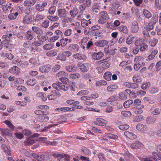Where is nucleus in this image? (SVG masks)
<instances>
[{"label": "nucleus", "mask_w": 161, "mask_h": 161, "mask_svg": "<svg viewBox=\"0 0 161 161\" xmlns=\"http://www.w3.org/2000/svg\"><path fill=\"white\" fill-rule=\"evenodd\" d=\"M47 5L46 2H44L38 4L36 6V8L37 10L41 12L44 10L45 7Z\"/></svg>", "instance_id": "12"}, {"label": "nucleus", "mask_w": 161, "mask_h": 161, "mask_svg": "<svg viewBox=\"0 0 161 161\" xmlns=\"http://www.w3.org/2000/svg\"><path fill=\"white\" fill-rule=\"evenodd\" d=\"M148 45L145 43L143 42L140 46V50L141 52H143L148 48Z\"/></svg>", "instance_id": "53"}, {"label": "nucleus", "mask_w": 161, "mask_h": 161, "mask_svg": "<svg viewBox=\"0 0 161 161\" xmlns=\"http://www.w3.org/2000/svg\"><path fill=\"white\" fill-rule=\"evenodd\" d=\"M119 98L122 100H126L127 96L125 94L124 92H121L119 94Z\"/></svg>", "instance_id": "61"}, {"label": "nucleus", "mask_w": 161, "mask_h": 161, "mask_svg": "<svg viewBox=\"0 0 161 161\" xmlns=\"http://www.w3.org/2000/svg\"><path fill=\"white\" fill-rule=\"evenodd\" d=\"M130 126L127 124L122 125L119 126V128L121 130H125L129 128Z\"/></svg>", "instance_id": "54"}, {"label": "nucleus", "mask_w": 161, "mask_h": 161, "mask_svg": "<svg viewBox=\"0 0 161 161\" xmlns=\"http://www.w3.org/2000/svg\"><path fill=\"white\" fill-rule=\"evenodd\" d=\"M17 36L20 39H25V33L19 32L17 34Z\"/></svg>", "instance_id": "60"}, {"label": "nucleus", "mask_w": 161, "mask_h": 161, "mask_svg": "<svg viewBox=\"0 0 161 161\" xmlns=\"http://www.w3.org/2000/svg\"><path fill=\"white\" fill-rule=\"evenodd\" d=\"M158 53V51L157 49L154 50L152 52L151 54L148 56L147 58L149 60L152 59L154 58L155 55Z\"/></svg>", "instance_id": "40"}, {"label": "nucleus", "mask_w": 161, "mask_h": 161, "mask_svg": "<svg viewBox=\"0 0 161 161\" xmlns=\"http://www.w3.org/2000/svg\"><path fill=\"white\" fill-rule=\"evenodd\" d=\"M0 131L2 132L1 135L2 136L4 135L7 136H12V133L8 129L0 128Z\"/></svg>", "instance_id": "21"}, {"label": "nucleus", "mask_w": 161, "mask_h": 161, "mask_svg": "<svg viewBox=\"0 0 161 161\" xmlns=\"http://www.w3.org/2000/svg\"><path fill=\"white\" fill-rule=\"evenodd\" d=\"M132 103V101L131 100H129L125 101L124 103V106L125 108H129L130 105Z\"/></svg>", "instance_id": "45"}, {"label": "nucleus", "mask_w": 161, "mask_h": 161, "mask_svg": "<svg viewBox=\"0 0 161 161\" xmlns=\"http://www.w3.org/2000/svg\"><path fill=\"white\" fill-rule=\"evenodd\" d=\"M136 128L137 130L142 132L146 131L148 129L147 125L141 124H138L136 127Z\"/></svg>", "instance_id": "15"}, {"label": "nucleus", "mask_w": 161, "mask_h": 161, "mask_svg": "<svg viewBox=\"0 0 161 161\" xmlns=\"http://www.w3.org/2000/svg\"><path fill=\"white\" fill-rule=\"evenodd\" d=\"M31 31L34 33L38 35H42L43 34L42 30L40 28L35 25L32 26L31 28Z\"/></svg>", "instance_id": "13"}, {"label": "nucleus", "mask_w": 161, "mask_h": 161, "mask_svg": "<svg viewBox=\"0 0 161 161\" xmlns=\"http://www.w3.org/2000/svg\"><path fill=\"white\" fill-rule=\"evenodd\" d=\"M100 7L97 3H94L92 6V11L95 13H98L100 11Z\"/></svg>", "instance_id": "24"}, {"label": "nucleus", "mask_w": 161, "mask_h": 161, "mask_svg": "<svg viewBox=\"0 0 161 161\" xmlns=\"http://www.w3.org/2000/svg\"><path fill=\"white\" fill-rule=\"evenodd\" d=\"M18 15L19 13L18 12H16L14 13V12H13V13L9 14L8 18L9 19L12 20L14 19L17 18Z\"/></svg>", "instance_id": "31"}, {"label": "nucleus", "mask_w": 161, "mask_h": 161, "mask_svg": "<svg viewBox=\"0 0 161 161\" xmlns=\"http://www.w3.org/2000/svg\"><path fill=\"white\" fill-rule=\"evenodd\" d=\"M39 119L40 121L41 122H47L49 119V117L48 116L45 115H42V116L40 117Z\"/></svg>", "instance_id": "46"}, {"label": "nucleus", "mask_w": 161, "mask_h": 161, "mask_svg": "<svg viewBox=\"0 0 161 161\" xmlns=\"http://www.w3.org/2000/svg\"><path fill=\"white\" fill-rule=\"evenodd\" d=\"M51 155L55 158V161H69V157L66 154L55 153H51Z\"/></svg>", "instance_id": "2"}, {"label": "nucleus", "mask_w": 161, "mask_h": 161, "mask_svg": "<svg viewBox=\"0 0 161 161\" xmlns=\"http://www.w3.org/2000/svg\"><path fill=\"white\" fill-rule=\"evenodd\" d=\"M77 66L80 71L82 72H86L88 71L89 67V64L88 63L82 64L79 63Z\"/></svg>", "instance_id": "7"}, {"label": "nucleus", "mask_w": 161, "mask_h": 161, "mask_svg": "<svg viewBox=\"0 0 161 161\" xmlns=\"http://www.w3.org/2000/svg\"><path fill=\"white\" fill-rule=\"evenodd\" d=\"M69 47L73 50L76 52H78L79 49V46L76 44H71L69 45Z\"/></svg>", "instance_id": "43"}, {"label": "nucleus", "mask_w": 161, "mask_h": 161, "mask_svg": "<svg viewBox=\"0 0 161 161\" xmlns=\"http://www.w3.org/2000/svg\"><path fill=\"white\" fill-rule=\"evenodd\" d=\"M52 86L57 91H60L63 90L67 91L69 88H70L73 92H74L75 91V88L72 86H69L68 85H64L59 82H56V83H53Z\"/></svg>", "instance_id": "1"}, {"label": "nucleus", "mask_w": 161, "mask_h": 161, "mask_svg": "<svg viewBox=\"0 0 161 161\" xmlns=\"http://www.w3.org/2000/svg\"><path fill=\"white\" fill-rule=\"evenodd\" d=\"M79 10L75 6H72L70 9L68 14L71 18H75L78 14Z\"/></svg>", "instance_id": "5"}, {"label": "nucleus", "mask_w": 161, "mask_h": 161, "mask_svg": "<svg viewBox=\"0 0 161 161\" xmlns=\"http://www.w3.org/2000/svg\"><path fill=\"white\" fill-rule=\"evenodd\" d=\"M66 70L69 72H74L76 71L77 67L74 65H69L65 67Z\"/></svg>", "instance_id": "22"}, {"label": "nucleus", "mask_w": 161, "mask_h": 161, "mask_svg": "<svg viewBox=\"0 0 161 161\" xmlns=\"http://www.w3.org/2000/svg\"><path fill=\"white\" fill-rule=\"evenodd\" d=\"M112 74L110 72H107L104 75V79L108 81L111 80V79Z\"/></svg>", "instance_id": "34"}, {"label": "nucleus", "mask_w": 161, "mask_h": 161, "mask_svg": "<svg viewBox=\"0 0 161 161\" xmlns=\"http://www.w3.org/2000/svg\"><path fill=\"white\" fill-rule=\"evenodd\" d=\"M124 134L126 137L130 140H134L136 138V136L131 132L126 131L124 132Z\"/></svg>", "instance_id": "14"}, {"label": "nucleus", "mask_w": 161, "mask_h": 161, "mask_svg": "<svg viewBox=\"0 0 161 161\" xmlns=\"http://www.w3.org/2000/svg\"><path fill=\"white\" fill-rule=\"evenodd\" d=\"M28 63L25 61H22L18 64V66L22 68H25L28 65Z\"/></svg>", "instance_id": "38"}, {"label": "nucleus", "mask_w": 161, "mask_h": 161, "mask_svg": "<svg viewBox=\"0 0 161 161\" xmlns=\"http://www.w3.org/2000/svg\"><path fill=\"white\" fill-rule=\"evenodd\" d=\"M44 18V16L41 14H38L37 15L35 19V21L36 22H38L41 20L43 19Z\"/></svg>", "instance_id": "56"}, {"label": "nucleus", "mask_w": 161, "mask_h": 161, "mask_svg": "<svg viewBox=\"0 0 161 161\" xmlns=\"http://www.w3.org/2000/svg\"><path fill=\"white\" fill-rule=\"evenodd\" d=\"M118 88L116 85H111L107 87V90L108 92H111L113 89H116Z\"/></svg>", "instance_id": "49"}, {"label": "nucleus", "mask_w": 161, "mask_h": 161, "mask_svg": "<svg viewBox=\"0 0 161 161\" xmlns=\"http://www.w3.org/2000/svg\"><path fill=\"white\" fill-rule=\"evenodd\" d=\"M100 161H106L105 156L103 153H100L97 155Z\"/></svg>", "instance_id": "50"}, {"label": "nucleus", "mask_w": 161, "mask_h": 161, "mask_svg": "<svg viewBox=\"0 0 161 161\" xmlns=\"http://www.w3.org/2000/svg\"><path fill=\"white\" fill-rule=\"evenodd\" d=\"M107 84V82L104 80H99L96 83V85L99 87L102 86L106 85Z\"/></svg>", "instance_id": "37"}, {"label": "nucleus", "mask_w": 161, "mask_h": 161, "mask_svg": "<svg viewBox=\"0 0 161 161\" xmlns=\"http://www.w3.org/2000/svg\"><path fill=\"white\" fill-rule=\"evenodd\" d=\"M108 43V42L107 40H102L96 41L94 43V44L96 46L103 47L107 45Z\"/></svg>", "instance_id": "11"}, {"label": "nucleus", "mask_w": 161, "mask_h": 161, "mask_svg": "<svg viewBox=\"0 0 161 161\" xmlns=\"http://www.w3.org/2000/svg\"><path fill=\"white\" fill-rule=\"evenodd\" d=\"M58 14L60 18H64L67 15V11L64 9L59 8L58 10Z\"/></svg>", "instance_id": "19"}, {"label": "nucleus", "mask_w": 161, "mask_h": 161, "mask_svg": "<svg viewBox=\"0 0 161 161\" xmlns=\"http://www.w3.org/2000/svg\"><path fill=\"white\" fill-rule=\"evenodd\" d=\"M57 58L58 59L63 61H65L66 60L65 56L62 54H58Z\"/></svg>", "instance_id": "44"}, {"label": "nucleus", "mask_w": 161, "mask_h": 161, "mask_svg": "<svg viewBox=\"0 0 161 161\" xmlns=\"http://www.w3.org/2000/svg\"><path fill=\"white\" fill-rule=\"evenodd\" d=\"M32 156L35 159L37 160V161H44L45 157L42 155H38L34 153L32 154Z\"/></svg>", "instance_id": "26"}, {"label": "nucleus", "mask_w": 161, "mask_h": 161, "mask_svg": "<svg viewBox=\"0 0 161 161\" xmlns=\"http://www.w3.org/2000/svg\"><path fill=\"white\" fill-rule=\"evenodd\" d=\"M48 19L51 21H55L58 20L59 18L57 16H49Z\"/></svg>", "instance_id": "62"}, {"label": "nucleus", "mask_w": 161, "mask_h": 161, "mask_svg": "<svg viewBox=\"0 0 161 161\" xmlns=\"http://www.w3.org/2000/svg\"><path fill=\"white\" fill-rule=\"evenodd\" d=\"M139 29L138 24V22L135 20L132 22L130 31L133 33H137Z\"/></svg>", "instance_id": "8"}, {"label": "nucleus", "mask_w": 161, "mask_h": 161, "mask_svg": "<svg viewBox=\"0 0 161 161\" xmlns=\"http://www.w3.org/2000/svg\"><path fill=\"white\" fill-rule=\"evenodd\" d=\"M136 37L135 36L130 37L129 36L125 39L126 42L128 45L131 44L134 40H136Z\"/></svg>", "instance_id": "33"}, {"label": "nucleus", "mask_w": 161, "mask_h": 161, "mask_svg": "<svg viewBox=\"0 0 161 161\" xmlns=\"http://www.w3.org/2000/svg\"><path fill=\"white\" fill-rule=\"evenodd\" d=\"M49 21L48 20H46L42 24V26L44 28H47L49 26Z\"/></svg>", "instance_id": "63"}, {"label": "nucleus", "mask_w": 161, "mask_h": 161, "mask_svg": "<svg viewBox=\"0 0 161 161\" xmlns=\"http://www.w3.org/2000/svg\"><path fill=\"white\" fill-rule=\"evenodd\" d=\"M73 57L75 59L79 60H84L86 58V57L85 55L80 53H77L74 54L73 55Z\"/></svg>", "instance_id": "18"}, {"label": "nucleus", "mask_w": 161, "mask_h": 161, "mask_svg": "<svg viewBox=\"0 0 161 161\" xmlns=\"http://www.w3.org/2000/svg\"><path fill=\"white\" fill-rule=\"evenodd\" d=\"M143 43L142 42V39H139L136 41L135 43V45L136 46L138 47L140 46Z\"/></svg>", "instance_id": "58"}, {"label": "nucleus", "mask_w": 161, "mask_h": 161, "mask_svg": "<svg viewBox=\"0 0 161 161\" xmlns=\"http://www.w3.org/2000/svg\"><path fill=\"white\" fill-rule=\"evenodd\" d=\"M34 17L31 15H25L23 18L22 23L24 24H31L34 22Z\"/></svg>", "instance_id": "4"}, {"label": "nucleus", "mask_w": 161, "mask_h": 161, "mask_svg": "<svg viewBox=\"0 0 161 161\" xmlns=\"http://www.w3.org/2000/svg\"><path fill=\"white\" fill-rule=\"evenodd\" d=\"M36 83V81L35 79H31L27 82V84L28 85L31 86H33Z\"/></svg>", "instance_id": "52"}, {"label": "nucleus", "mask_w": 161, "mask_h": 161, "mask_svg": "<svg viewBox=\"0 0 161 161\" xmlns=\"http://www.w3.org/2000/svg\"><path fill=\"white\" fill-rule=\"evenodd\" d=\"M150 111V113L154 115H158L160 114V113L159 108H154L153 107H151Z\"/></svg>", "instance_id": "23"}, {"label": "nucleus", "mask_w": 161, "mask_h": 161, "mask_svg": "<svg viewBox=\"0 0 161 161\" xmlns=\"http://www.w3.org/2000/svg\"><path fill=\"white\" fill-rule=\"evenodd\" d=\"M142 144L138 141H135L131 144L130 147L133 149H137L141 147Z\"/></svg>", "instance_id": "27"}, {"label": "nucleus", "mask_w": 161, "mask_h": 161, "mask_svg": "<svg viewBox=\"0 0 161 161\" xmlns=\"http://www.w3.org/2000/svg\"><path fill=\"white\" fill-rule=\"evenodd\" d=\"M35 1L34 0H26L24 3L25 6H31L35 4Z\"/></svg>", "instance_id": "28"}, {"label": "nucleus", "mask_w": 161, "mask_h": 161, "mask_svg": "<svg viewBox=\"0 0 161 161\" xmlns=\"http://www.w3.org/2000/svg\"><path fill=\"white\" fill-rule=\"evenodd\" d=\"M70 77L72 79H78L81 77L80 75L78 73H73L69 75Z\"/></svg>", "instance_id": "41"}, {"label": "nucleus", "mask_w": 161, "mask_h": 161, "mask_svg": "<svg viewBox=\"0 0 161 161\" xmlns=\"http://www.w3.org/2000/svg\"><path fill=\"white\" fill-rule=\"evenodd\" d=\"M37 38L38 40H40L42 42H44L47 40L48 37L47 35L41 36L39 35L37 36Z\"/></svg>", "instance_id": "30"}, {"label": "nucleus", "mask_w": 161, "mask_h": 161, "mask_svg": "<svg viewBox=\"0 0 161 161\" xmlns=\"http://www.w3.org/2000/svg\"><path fill=\"white\" fill-rule=\"evenodd\" d=\"M121 114L125 117H130L131 115V112L129 111H122Z\"/></svg>", "instance_id": "55"}, {"label": "nucleus", "mask_w": 161, "mask_h": 161, "mask_svg": "<svg viewBox=\"0 0 161 161\" xmlns=\"http://www.w3.org/2000/svg\"><path fill=\"white\" fill-rule=\"evenodd\" d=\"M67 119L64 115H62L60 118L57 119V121L59 123H63L66 121Z\"/></svg>", "instance_id": "48"}, {"label": "nucleus", "mask_w": 161, "mask_h": 161, "mask_svg": "<svg viewBox=\"0 0 161 161\" xmlns=\"http://www.w3.org/2000/svg\"><path fill=\"white\" fill-rule=\"evenodd\" d=\"M68 40V39L67 38H62L60 41L61 47H64L67 44V41Z\"/></svg>", "instance_id": "47"}, {"label": "nucleus", "mask_w": 161, "mask_h": 161, "mask_svg": "<svg viewBox=\"0 0 161 161\" xmlns=\"http://www.w3.org/2000/svg\"><path fill=\"white\" fill-rule=\"evenodd\" d=\"M132 80L135 82H141L142 80V79L138 75H136L133 76Z\"/></svg>", "instance_id": "39"}, {"label": "nucleus", "mask_w": 161, "mask_h": 161, "mask_svg": "<svg viewBox=\"0 0 161 161\" xmlns=\"http://www.w3.org/2000/svg\"><path fill=\"white\" fill-rule=\"evenodd\" d=\"M54 45L52 43L46 44L44 45L43 48L44 49L48 50L52 49Z\"/></svg>", "instance_id": "42"}, {"label": "nucleus", "mask_w": 161, "mask_h": 161, "mask_svg": "<svg viewBox=\"0 0 161 161\" xmlns=\"http://www.w3.org/2000/svg\"><path fill=\"white\" fill-rule=\"evenodd\" d=\"M34 113L38 115H45L48 114V112L47 111H42L40 110H36L35 111Z\"/></svg>", "instance_id": "35"}, {"label": "nucleus", "mask_w": 161, "mask_h": 161, "mask_svg": "<svg viewBox=\"0 0 161 161\" xmlns=\"http://www.w3.org/2000/svg\"><path fill=\"white\" fill-rule=\"evenodd\" d=\"M100 18L98 20V22L101 24L106 23L108 19L107 12L105 11H102L100 13Z\"/></svg>", "instance_id": "3"}, {"label": "nucleus", "mask_w": 161, "mask_h": 161, "mask_svg": "<svg viewBox=\"0 0 161 161\" xmlns=\"http://www.w3.org/2000/svg\"><path fill=\"white\" fill-rule=\"evenodd\" d=\"M143 13L147 18L149 19L152 17V14L151 12L146 9H143Z\"/></svg>", "instance_id": "32"}, {"label": "nucleus", "mask_w": 161, "mask_h": 161, "mask_svg": "<svg viewBox=\"0 0 161 161\" xmlns=\"http://www.w3.org/2000/svg\"><path fill=\"white\" fill-rule=\"evenodd\" d=\"M144 37L147 41H150L151 40V37L148 32V31H144L143 32Z\"/></svg>", "instance_id": "36"}, {"label": "nucleus", "mask_w": 161, "mask_h": 161, "mask_svg": "<svg viewBox=\"0 0 161 161\" xmlns=\"http://www.w3.org/2000/svg\"><path fill=\"white\" fill-rule=\"evenodd\" d=\"M51 67L50 65H46L40 67L39 68V70L40 72L43 73L48 72L50 71Z\"/></svg>", "instance_id": "17"}, {"label": "nucleus", "mask_w": 161, "mask_h": 161, "mask_svg": "<svg viewBox=\"0 0 161 161\" xmlns=\"http://www.w3.org/2000/svg\"><path fill=\"white\" fill-rule=\"evenodd\" d=\"M59 80L63 83V84H65V85H68L67 83L68 82L69 79L65 77H61L59 78Z\"/></svg>", "instance_id": "64"}, {"label": "nucleus", "mask_w": 161, "mask_h": 161, "mask_svg": "<svg viewBox=\"0 0 161 161\" xmlns=\"http://www.w3.org/2000/svg\"><path fill=\"white\" fill-rule=\"evenodd\" d=\"M119 30L121 32L125 34L128 33L129 30L127 26H126L121 25L119 27Z\"/></svg>", "instance_id": "29"}, {"label": "nucleus", "mask_w": 161, "mask_h": 161, "mask_svg": "<svg viewBox=\"0 0 161 161\" xmlns=\"http://www.w3.org/2000/svg\"><path fill=\"white\" fill-rule=\"evenodd\" d=\"M103 53L101 51L94 52L92 55V59L95 60H99L103 56Z\"/></svg>", "instance_id": "10"}, {"label": "nucleus", "mask_w": 161, "mask_h": 161, "mask_svg": "<svg viewBox=\"0 0 161 161\" xmlns=\"http://www.w3.org/2000/svg\"><path fill=\"white\" fill-rule=\"evenodd\" d=\"M39 136V134L36 133L33 134L31 136L27 138L25 140V142L27 145H30L33 144L36 141L34 137H38Z\"/></svg>", "instance_id": "6"}, {"label": "nucleus", "mask_w": 161, "mask_h": 161, "mask_svg": "<svg viewBox=\"0 0 161 161\" xmlns=\"http://www.w3.org/2000/svg\"><path fill=\"white\" fill-rule=\"evenodd\" d=\"M157 120L156 118L153 116H150L147 117L146 119V121L149 125L153 124Z\"/></svg>", "instance_id": "20"}, {"label": "nucleus", "mask_w": 161, "mask_h": 161, "mask_svg": "<svg viewBox=\"0 0 161 161\" xmlns=\"http://www.w3.org/2000/svg\"><path fill=\"white\" fill-rule=\"evenodd\" d=\"M153 155L150 157L151 158L153 159L155 161H157V159L161 160V154L157 153H152Z\"/></svg>", "instance_id": "25"}, {"label": "nucleus", "mask_w": 161, "mask_h": 161, "mask_svg": "<svg viewBox=\"0 0 161 161\" xmlns=\"http://www.w3.org/2000/svg\"><path fill=\"white\" fill-rule=\"evenodd\" d=\"M94 123L98 125L104 126L107 123V121L102 118H97Z\"/></svg>", "instance_id": "16"}, {"label": "nucleus", "mask_w": 161, "mask_h": 161, "mask_svg": "<svg viewBox=\"0 0 161 161\" xmlns=\"http://www.w3.org/2000/svg\"><path fill=\"white\" fill-rule=\"evenodd\" d=\"M42 45V42L40 40L38 41H35L31 43V46H32L38 47Z\"/></svg>", "instance_id": "57"}, {"label": "nucleus", "mask_w": 161, "mask_h": 161, "mask_svg": "<svg viewBox=\"0 0 161 161\" xmlns=\"http://www.w3.org/2000/svg\"><path fill=\"white\" fill-rule=\"evenodd\" d=\"M143 100L145 102H148L149 103L152 104L154 103V101L152 100L150 97H145L143 98Z\"/></svg>", "instance_id": "59"}, {"label": "nucleus", "mask_w": 161, "mask_h": 161, "mask_svg": "<svg viewBox=\"0 0 161 161\" xmlns=\"http://www.w3.org/2000/svg\"><path fill=\"white\" fill-rule=\"evenodd\" d=\"M150 83L149 82H146L143 84L142 86V88L144 90H146L149 89L150 87Z\"/></svg>", "instance_id": "51"}, {"label": "nucleus", "mask_w": 161, "mask_h": 161, "mask_svg": "<svg viewBox=\"0 0 161 161\" xmlns=\"http://www.w3.org/2000/svg\"><path fill=\"white\" fill-rule=\"evenodd\" d=\"M35 34L31 30H28L25 32V37L27 40H31L34 38Z\"/></svg>", "instance_id": "9"}]
</instances>
